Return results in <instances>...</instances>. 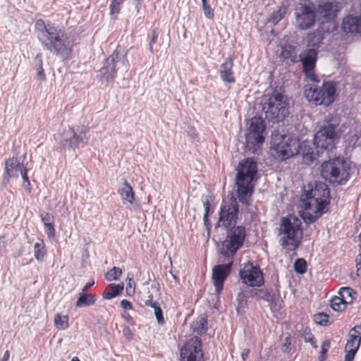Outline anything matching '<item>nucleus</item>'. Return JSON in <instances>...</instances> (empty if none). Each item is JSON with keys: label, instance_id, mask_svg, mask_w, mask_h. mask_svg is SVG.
Returning a JSON list of instances; mask_svg holds the SVG:
<instances>
[{"label": "nucleus", "instance_id": "nucleus-11", "mask_svg": "<svg viewBox=\"0 0 361 361\" xmlns=\"http://www.w3.org/2000/svg\"><path fill=\"white\" fill-rule=\"evenodd\" d=\"M238 204L236 198L233 195H228L224 198L219 212V220L218 225L226 228H230L233 224H235L238 214Z\"/></svg>", "mask_w": 361, "mask_h": 361}, {"label": "nucleus", "instance_id": "nucleus-63", "mask_svg": "<svg viewBox=\"0 0 361 361\" xmlns=\"http://www.w3.org/2000/svg\"><path fill=\"white\" fill-rule=\"evenodd\" d=\"M147 300H154V297L152 294H150L148 297V299Z\"/></svg>", "mask_w": 361, "mask_h": 361}, {"label": "nucleus", "instance_id": "nucleus-27", "mask_svg": "<svg viewBox=\"0 0 361 361\" xmlns=\"http://www.w3.org/2000/svg\"><path fill=\"white\" fill-rule=\"evenodd\" d=\"M118 193L123 200L126 201L130 204L134 203L135 199V192L133 188L126 180H124L123 187L118 190Z\"/></svg>", "mask_w": 361, "mask_h": 361}, {"label": "nucleus", "instance_id": "nucleus-39", "mask_svg": "<svg viewBox=\"0 0 361 361\" xmlns=\"http://www.w3.org/2000/svg\"><path fill=\"white\" fill-rule=\"evenodd\" d=\"M329 316L324 312H319L314 315V321L316 324L326 326L331 324L329 322Z\"/></svg>", "mask_w": 361, "mask_h": 361}, {"label": "nucleus", "instance_id": "nucleus-35", "mask_svg": "<svg viewBox=\"0 0 361 361\" xmlns=\"http://www.w3.org/2000/svg\"><path fill=\"white\" fill-rule=\"evenodd\" d=\"M54 325L59 330H65L69 327L68 316L57 314L54 317Z\"/></svg>", "mask_w": 361, "mask_h": 361}, {"label": "nucleus", "instance_id": "nucleus-2", "mask_svg": "<svg viewBox=\"0 0 361 361\" xmlns=\"http://www.w3.org/2000/svg\"><path fill=\"white\" fill-rule=\"evenodd\" d=\"M329 190L327 186L320 182H316L314 187L307 190L302 196V206L305 209L302 216L306 224L316 221L329 203Z\"/></svg>", "mask_w": 361, "mask_h": 361}, {"label": "nucleus", "instance_id": "nucleus-54", "mask_svg": "<svg viewBox=\"0 0 361 361\" xmlns=\"http://www.w3.org/2000/svg\"><path fill=\"white\" fill-rule=\"evenodd\" d=\"M357 274L361 276V254H359L356 259Z\"/></svg>", "mask_w": 361, "mask_h": 361}, {"label": "nucleus", "instance_id": "nucleus-62", "mask_svg": "<svg viewBox=\"0 0 361 361\" xmlns=\"http://www.w3.org/2000/svg\"><path fill=\"white\" fill-rule=\"evenodd\" d=\"M71 361H80L78 357H74L72 358Z\"/></svg>", "mask_w": 361, "mask_h": 361}, {"label": "nucleus", "instance_id": "nucleus-47", "mask_svg": "<svg viewBox=\"0 0 361 361\" xmlns=\"http://www.w3.org/2000/svg\"><path fill=\"white\" fill-rule=\"evenodd\" d=\"M154 314L156 316V318L157 319V322L159 324H163L164 323V318L163 316V312L161 308L160 307L159 305L154 308Z\"/></svg>", "mask_w": 361, "mask_h": 361}, {"label": "nucleus", "instance_id": "nucleus-9", "mask_svg": "<svg viewBox=\"0 0 361 361\" xmlns=\"http://www.w3.org/2000/svg\"><path fill=\"white\" fill-rule=\"evenodd\" d=\"M272 155L286 160L298 152V142L287 135H276L271 139Z\"/></svg>", "mask_w": 361, "mask_h": 361}, {"label": "nucleus", "instance_id": "nucleus-15", "mask_svg": "<svg viewBox=\"0 0 361 361\" xmlns=\"http://www.w3.org/2000/svg\"><path fill=\"white\" fill-rule=\"evenodd\" d=\"M299 58L306 78L312 82H318L315 73L318 51L315 49H306L299 55Z\"/></svg>", "mask_w": 361, "mask_h": 361}, {"label": "nucleus", "instance_id": "nucleus-56", "mask_svg": "<svg viewBox=\"0 0 361 361\" xmlns=\"http://www.w3.org/2000/svg\"><path fill=\"white\" fill-rule=\"evenodd\" d=\"M145 305L154 309L159 305V303L157 301H154V300H147L145 302Z\"/></svg>", "mask_w": 361, "mask_h": 361}, {"label": "nucleus", "instance_id": "nucleus-13", "mask_svg": "<svg viewBox=\"0 0 361 361\" xmlns=\"http://www.w3.org/2000/svg\"><path fill=\"white\" fill-rule=\"evenodd\" d=\"M239 276L243 283L250 287H260L264 285V274L259 266H255L250 261L243 264Z\"/></svg>", "mask_w": 361, "mask_h": 361}, {"label": "nucleus", "instance_id": "nucleus-21", "mask_svg": "<svg viewBox=\"0 0 361 361\" xmlns=\"http://www.w3.org/2000/svg\"><path fill=\"white\" fill-rule=\"evenodd\" d=\"M21 167H25L20 163L17 157H10L5 161L4 178L9 180L11 178H18V171L20 172Z\"/></svg>", "mask_w": 361, "mask_h": 361}, {"label": "nucleus", "instance_id": "nucleus-57", "mask_svg": "<svg viewBox=\"0 0 361 361\" xmlns=\"http://www.w3.org/2000/svg\"><path fill=\"white\" fill-rule=\"evenodd\" d=\"M250 349L248 348H245L243 350V351L241 352V357L242 359L245 361L247 360V358L248 357L249 355H250Z\"/></svg>", "mask_w": 361, "mask_h": 361}, {"label": "nucleus", "instance_id": "nucleus-8", "mask_svg": "<svg viewBox=\"0 0 361 361\" xmlns=\"http://www.w3.org/2000/svg\"><path fill=\"white\" fill-rule=\"evenodd\" d=\"M266 126L260 117H253L250 120L249 126L245 134L246 147L252 152H255L264 142Z\"/></svg>", "mask_w": 361, "mask_h": 361}, {"label": "nucleus", "instance_id": "nucleus-31", "mask_svg": "<svg viewBox=\"0 0 361 361\" xmlns=\"http://www.w3.org/2000/svg\"><path fill=\"white\" fill-rule=\"evenodd\" d=\"M252 298H257V300H263L268 302H274L275 295L266 289H253L250 291Z\"/></svg>", "mask_w": 361, "mask_h": 361}, {"label": "nucleus", "instance_id": "nucleus-1", "mask_svg": "<svg viewBox=\"0 0 361 361\" xmlns=\"http://www.w3.org/2000/svg\"><path fill=\"white\" fill-rule=\"evenodd\" d=\"M35 29L38 40L44 49L60 56L71 53L72 45L64 29L50 22L46 23L42 19L36 21Z\"/></svg>", "mask_w": 361, "mask_h": 361}, {"label": "nucleus", "instance_id": "nucleus-25", "mask_svg": "<svg viewBox=\"0 0 361 361\" xmlns=\"http://www.w3.org/2000/svg\"><path fill=\"white\" fill-rule=\"evenodd\" d=\"M123 288L124 286L123 283H110L105 288L102 293V298L104 300H111L118 295L123 291Z\"/></svg>", "mask_w": 361, "mask_h": 361}, {"label": "nucleus", "instance_id": "nucleus-42", "mask_svg": "<svg viewBox=\"0 0 361 361\" xmlns=\"http://www.w3.org/2000/svg\"><path fill=\"white\" fill-rule=\"evenodd\" d=\"M295 271L298 274H305L307 271V262L303 258H298L294 263Z\"/></svg>", "mask_w": 361, "mask_h": 361}, {"label": "nucleus", "instance_id": "nucleus-58", "mask_svg": "<svg viewBox=\"0 0 361 361\" xmlns=\"http://www.w3.org/2000/svg\"><path fill=\"white\" fill-rule=\"evenodd\" d=\"M94 284V280H92V281H90L88 283H87L82 288V293H85L87 291V290L89 288H90Z\"/></svg>", "mask_w": 361, "mask_h": 361}, {"label": "nucleus", "instance_id": "nucleus-60", "mask_svg": "<svg viewBox=\"0 0 361 361\" xmlns=\"http://www.w3.org/2000/svg\"><path fill=\"white\" fill-rule=\"evenodd\" d=\"M312 348H314V349H317V342L315 341V339H314L311 343H310Z\"/></svg>", "mask_w": 361, "mask_h": 361}, {"label": "nucleus", "instance_id": "nucleus-40", "mask_svg": "<svg viewBox=\"0 0 361 361\" xmlns=\"http://www.w3.org/2000/svg\"><path fill=\"white\" fill-rule=\"evenodd\" d=\"M122 269L119 267H114L106 274V279L109 281H117L122 275Z\"/></svg>", "mask_w": 361, "mask_h": 361}, {"label": "nucleus", "instance_id": "nucleus-30", "mask_svg": "<svg viewBox=\"0 0 361 361\" xmlns=\"http://www.w3.org/2000/svg\"><path fill=\"white\" fill-rule=\"evenodd\" d=\"M191 329L193 334L202 336L207 331V319L204 317H201L194 321L191 325Z\"/></svg>", "mask_w": 361, "mask_h": 361}, {"label": "nucleus", "instance_id": "nucleus-36", "mask_svg": "<svg viewBox=\"0 0 361 361\" xmlns=\"http://www.w3.org/2000/svg\"><path fill=\"white\" fill-rule=\"evenodd\" d=\"M331 307L336 312H343L345 310L347 305L339 295L332 298L330 301Z\"/></svg>", "mask_w": 361, "mask_h": 361}, {"label": "nucleus", "instance_id": "nucleus-12", "mask_svg": "<svg viewBox=\"0 0 361 361\" xmlns=\"http://www.w3.org/2000/svg\"><path fill=\"white\" fill-rule=\"evenodd\" d=\"M246 236L245 228L243 226L232 227L227 238L222 244V254L225 257L233 256L243 245Z\"/></svg>", "mask_w": 361, "mask_h": 361}, {"label": "nucleus", "instance_id": "nucleus-59", "mask_svg": "<svg viewBox=\"0 0 361 361\" xmlns=\"http://www.w3.org/2000/svg\"><path fill=\"white\" fill-rule=\"evenodd\" d=\"M10 357V352L6 350L0 361H8Z\"/></svg>", "mask_w": 361, "mask_h": 361}, {"label": "nucleus", "instance_id": "nucleus-34", "mask_svg": "<svg viewBox=\"0 0 361 361\" xmlns=\"http://www.w3.org/2000/svg\"><path fill=\"white\" fill-rule=\"evenodd\" d=\"M288 11V7L286 6L282 5L281 6L278 11L274 12L269 18V21L274 25H276L281 20H282Z\"/></svg>", "mask_w": 361, "mask_h": 361}, {"label": "nucleus", "instance_id": "nucleus-18", "mask_svg": "<svg viewBox=\"0 0 361 361\" xmlns=\"http://www.w3.org/2000/svg\"><path fill=\"white\" fill-rule=\"evenodd\" d=\"M232 264L233 262H231L226 264H219L213 267L212 279L216 293L219 294L222 291L224 282L231 272Z\"/></svg>", "mask_w": 361, "mask_h": 361}, {"label": "nucleus", "instance_id": "nucleus-33", "mask_svg": "<svg viewBox=\"0 0 361 361\" xmlns=\"http://www.w3.org/2000/svg\"><path fill=\"white\" fill-rule=\"evenodd\" d=\"M96 302V295L94 294H87L80 293L76 302V307L92 305Z\"/></svg>", "mask_w": 361, "mask_h": 361}, {"label": "nucleus", "instance_id": "nucleus-17", "mask_svg": "<svg viewBox=\"0 0 361 361\" xmlns=\"http://www.w3.org/2000/svg\"><path fill=\"white\" fill-rule=\"evenodd\" d=\"M336 126L328 123L314 135V143L317 148L329 149L332 148L336 139Z\"/></svg>", "mask_w": 361, "mask_h": 361}, {"label": "nucleus", "instance_id": "nucleus-46", "mask_svg": "<svg viewBox=\"0 0 361 361\" xmlns=\"http://www.w3.org/2000/svg\"><path fill=\"white\" fill-rule=\"evenodd\" d=\"M203 206H204V214L203 219H204V224H207V222L209 221V213L210 207H211L210 201L209 200L204 201Z\"/></svg>", "mask_w": 361, "mask_h": 361}, {"label": "nucleus", "instance_id": "nucleus-5", "mask_svg": "<svg viewBox=\"0 0 361 361\" xmlns=\"http://www.w3.org/2000/svg\"><path fill=\"white\" fill-rule=\"evenodd\" d=\"M336 85L332 81H324L321 87L305 86L304 95L305 98L315 106H330L336 99Z\"/></svg>", "mask_w": 361, "mask_h": 361}, {"label": "nucleus", "instance_id": "nucleus-61", "mask_svg": "<svg viewBox=\"0 0 361 361\" xmlns=\"http://www.w3.org/2000/svg\"><path fill=\"white\" fill-rule=\"evenodd\" d=\"M353 359H351V358H350L348 357L345 356L344 361H353Z\"/></svg>", "mask_w": 361, "mask_h": 361}, {"label": "nucleus", "instance_id": "nucleus-53", "mask_svg": "<svg viewBox=\"0 0 361 361\" xmlns=\"http://www.w3.org/2000/svg\"><path fill=\"white\" fill-rule=\"evenodd\" d=\"M290 345H291V338H290V336H288L285 338V342L283 345V351L287 352V353L289 352Z\"/></svg>", "mask_w": 361, "mask_h": 361}, {"label": "nucleus", "instance_id": "nucleus-26", "mask_svg": "<svg viewBox=\"0 0 361 361\" xmlns=\"http://www.w3.org/2000/svg\"><path fill=\"white\" fill-rule=\"evenodd\" d=\"M361 339L356 338L355 336H353V338L349 337L347 343L345 346V355L346 357H348L351 359H354L355 355L359 349V347L360 345Z\"/></svg>", "mask_w": 361, "mask_h": 361}, {"label": "nucleus", "instance_id": "nucleus-23", "mask_svg": "<svg viewBox=\"0 0 361 361\" xmlns=\"http://www.w3.org/2000/svg\"><path fill=\"white\" fill-rule=\"evenodd\" d=\"M39 216L44 224L48 238H54L56 236L54 216L49 212H42L40 214Z\"/></svg>", "mask_w": 361, "mask_h": 361}, {"label": "nucleus", "instance_id": "nucleus-50", "mask_svg": "<svg viewBox=\"0 0 361 361\" xmlns=\"http://www.w3.org/2000/svg\"><path fill=\"white\" fill-rule=\"evenodd\" d=\"M123 335L128 341H131L133 337V333L130 327L125 326L123 329Z\"/></svg>", "mask_w": 361, "mask_h": 361}, {"label": "nucleus", "instance_id": "nucleus-48", "mask_svg": "<svg viewBox=\"0 0 361 361\" xmlns=\"http://www.w3.org/2000/svg\"><path fill=\"white\" fill-rule=\"evenodd\" d=\"M355 336L357 339H361V326H355L349 333V337L353 338Z\"/></svg>", "mask_w": 361, "mask_h": 361}, {"label": "nucleus", "instance_id": "nucleus-22", "mask_svg": "<svg viewBox=\"0 0 361 361\" xmlns=\"http://www.w3.org/2000/svg\"><path fill=\"white\" fill-rule=\"evenodd\" d=\"M341 27L346 33L360 32L359 17L348 15L343 18Z\"/></svg>", "mask_w": 361, "mask_h": 361}, {"label": "nucleus", "instance_id": "nucleus-44", "mask_svg": "<svg viewBox=\"0 0 361 361\" xmlns=\"http://www.w3.org/2000/svg\"><path fill=\"white\" fill-rule=\"evenodd\" d=\"M152 36L149 41V51L154 53L153 45L157 42L159 37V31L157 28H154L152 30Z\"/></svg>", "mask_w": 361, "mask_h": 361}, {"label": "nucleus", "instance_id": "nucleus-16", "mask_svg": "<svg viewBox=\"0 0 361 361\" xmlns=\"http://www.w3.org/2000/svg\"><path fill=\"white\" fill-rule=\"evenodd\" d=\"M295 20L301 30L310 28L315 23L316 12L312 5L300 4L295 8Z\"/></svg>", "mask_w": 361, "mask_h": 361}, {"label": "nucleus", "instance_id": "nucleus-3", "mask_svg": "<svg viewBox=\"0 0 361 361\" xmlns=\"http://www.w3.org/2000/svg\"><path fill=\"white\" fill-rule=\"evenodd\" d=\"M279 244L287 252L296 250L301 245L303 229L301 220L288 214L281 219L279 227Z\"/></svg>", "mask_w": 361, "mask_h": 361}, {"label": "nucleus", "instance_id": "nucleus-52", "mask_svg": "<svg viewBox=\"0 0 361 361\" xmlns=\"http://www.w3.org/2000/svg\"><path fill=\"white\" fill-rule=\"evenodd\" d=\"M121 306L125 310H131L133 309L132 303L126 299L121 301Z\"/></svg>", "mask_w": 361, "mask_h": 361}, {"label": "nucleus", "instance_id": "nucleus-7", "mask_svg": "<svg viewBox=\"0 0 361 361\" xmlns=\"http://www.w3.org/2000/svg\"><path fill=\"white\" fill-rule=\"evenodd\" d=\"M288 105L283 94L274 90L263 104L266 118L273 122L283 121L289 114Z\"/></svg>", "mask_w": 361, "mask_h": 361}, {"label": "nucleus", "instance_id": "nucleus-49", "mask_svg": "<svg viewBox=\"0 0 361 361\" xmlns=\"http://www.w3.org/2000/svg\"><path fill=\"white\" fill-rule=\"evenodd\" d=\"M302 337L306 343H311L314 339V336L311 333L310 329H307L304 331Z\"/></svg>", "mask_w": 361, "mask_h": 361}, {"label": "nucleus", "instance_id": "nucleus-4", "mask_svg": "<svg viewBox=\"0 0 361 361\" xmlns=\"http://www.w3.org/2000/svg\"><path fill=\"white\" fill-rule=\"evenodd\" d=\"M257 171V164L250 159L244 160L238 166L236 174L237 194L239 200L243 204H250V197L254 192L252 181Z\"/></svg>", "mask_w": 361, "mask_h": 361}, {"label": "nucleus", "instance_id": "nucleus-29", "mask_svg": "<svg viewBox=\"0 0 361 361\" xmlns=\"http://www.w3.org/2000/svg\"><path fill=\"white\" fill-rule=\"evenodd\" d=\"M338 295L347 305H352L356 298L357 293L350 287H341L338 293Z\"/></svg>", "mask_w": 361, "mask_h": 361}, {"label": "nucleus", "instance_id": "nucleus-10", "mask_svg": "<svg viewBox=\"0 0 361 361\" xmlns=\"http://www.w3.org/2000/svg\"><path fill=\"white\" fill-rule=\"evenodd\" d=\"M89 132L90 128L85 125L78 126L75 130L69 128L62 134L63 139L59 142L61 147L65 149L87 145L89 141Z\"/></svg>", "mask_w": 361, "mask_h": 361}, {"label": "nucleus", "instance_id": "nucleus-55", "mask_svg": "<svg viewBox=\"0 0 361 361\" xmlns=\"http://www.w3.org/2000/svg\"><path fill=\"white\" fill-rule=\"evenodd\" d=\"M122 317L125 320H126L131 325L135 324V322H134L133 317L130 315V314H128L127 312H124L123 314H122Z\"/></svg>", "mask_w": 361, "mask_h": 361}, {"label": "nucleus", "instance_id": "nucleus-19", "mask_svg": "<svg viewBox=\"0 0 361 361\" xmlns=\"http://www.w3.org/2000/svg\"><path fill=\"white\" fill-rule=\"evenodd\" d=\"M118 54L117 51H114L111 55L106 59L103 66L99 70L101 79L107 82L114 80L117 75L116 64Z\"/></svg>", "mask_w": 361, "mask_h": 361}, {"label": "nucleus", "instance_id": "nucleus-37", "mask_svg": "<svg viewBox=\"0 0 361 361\" xmlns=\"http://www.w3.org/2000/svg\"><path fill=\"white\" fill-rule=\"evenodd\" d=\"M125 0H111L109 6V13L114 19H117V16L120 13L121 6Z\"/></svg>", "mask_w": 361, "mask_h": 361}, {"label": "nucleus", "instance_id": "nucleus-64", "mask_svg": "<svg viewBox=\"0 0 361 361\" xmlns=\"http://www.w3.org/2000/svg\"><path fill=\"white\" fill-rule=\"evenodd\" d=\"M330 6H331V5H330V4H325L323 6V7H324V8H326V7H330Z\"/></svg>", "mask_w": 361, "mask_h": 361}, {"label": "nucleus", "instance_id": "nucleus-51", "mask_svg": "<svg viewBox=\"0 0 361 361\" xmlns=\"http://www.w3.org/2000/svg\"><path fill=\"white\" fill-rule=\"evenodd\" d=\"M20 173H21L22 178H23V181L25 183H26L28 186H30V181L29 180V178H28V176H27V170L25 166V167H21Z\"/></svg>", "mask_w": 361, "mask_h": 361}, {"label": "nucleus", "instance_id": "nucleus-32", "mask_svg": "<svg viewBox=\"0 0 361 361\" xmlns=\"http://www.w3.org/2000/svg\"><path fill=\"white\" fill-rule=\"evenodd\" d=\"M47 251L45 243L43 239L38 238L34 245V256L38 262L44 260Z\"/></svg>", "mask_w": 361, "mask_h": 361}, {"label": "nucleus", "instance_id": "nucleus-20", "mask_svg": "<svg viewBox=\"0 0 361 361\" xmlns=\"http://www.w3.org/2000/svg\"><path fill=\"white\" fill-rule=\"evenodd\" d=\"M233 59L231 57H227L221 64L219 75L221 80L224 83L233 84L236 79L233 71Z\"/></svg>", "mask_w": 361, "mask_h": 361}, {"label": "nucleus", "instance_id": "nucleus-43", "mask_svg": "<svg viewBox=\"0 0 361 361\" xmlns=\"http://www.w3.org/2000/svg\"><path fill=\"white\" fill-rule=\"evenodd\" d=\"M330 348V342L325 341L322 345V350L319 355V361H324L326 357V353Z\"/></svg>", "mask_w": 361, "mask_h": 361}, {"label": "nucleus", "instance_id": "nucleus-28", "mask_svg": "<svg viewBox=\"0 0 361 361\" xmlns=\"http://www.w3.org/2000/svg\"><path fill=\"white\" fill-rule=\"evenodd\" d=\"M281 57L283 60L290 61L292 63L298 61L296 49L290 44H285L281 47Z\"/></svg>", "mask_w": 361, "mask_h": 361}, {"label": "nucleus", "instance_id": "nucleus-41", "mask_svg": "<svg viewBox=\"0 0 361 361\" xmlns=\"http://www.w3.org/2000/svg\"><path fill=\"white\" fill-rule=\"evenodd\" d=\"M202 7L205 17L212 20L214 17V11L209 5L208 0H202Z\"/></svg>", "mask_w": 361, "mask_h": 361}, {"label": "nucleus", "instance_id": "nucleus-45", "mask_svg": "<svg viewBox=\"0 0 361 361\" xmlns=\"http://www.w3.org/2000/svg\"><path fill=\"white\" fill-rule=\"evenodd\" d=\"M135 282L132 279H128V282L126 288V294L132 296L135 293Z\"/></svg>", "mask_w": 361, "mask_h": 361}, {"label": "nucleus", "instance_id": "nucleus-6", "mask_svg": "<svg viewBox=\"0 0 361 361\" xmlns=\"http://www.w3.org/2000/svg\"><path fill=\"white\" fill-rule=\"evenodd\" d=\"M349 167L343 159H336L322 164L321 175L334 185H345L349 179Z\"/></svg>", "mask_w": 361, "mask_h": 361}, {"label": "nucleus", "instance_id": "nucleus-38", "mask_svg": "<svg viewBox=\"0 0 361 361\" xmlns=\"http://www.w3.org/2000/svg\"><path fill=\"white\" fill-rule=\"evenodd\" d=\"M37 63L36 65L37 70V75L39 79L42 81H45L47 80L46 74L43 68V61L42 59L41 54H38L35 57Z\"/></svg>", "mask_w": 361, "mask_h": 361}, {"label": "nucleus", "instance_id": "nucleus-14", "mask_svg": "<svg viewBox=\"0 0 361 361\" xmlns=\"http://www.w3.org/2000/svg\"><path fill=\"white\" fill-rule=\"evenodd\" d=\"M180 356L181 361H204L201 338H190L180 349Z\"/></svg>", "mask_w": 361, "mask_h": 361}, {"label": "nucleus", "instance_id": "nucleus-24", "mask_svg": "<svg viewBox=\"0 0 361 361\" xmlns=\"http://www.w3.org/2000/svg\"><path fill=\"white\" fill-rule=\"evenodd\" d=\"M324 39V32L322 30L317 29L307 35V46L308 49H315L317 50Z\"/></svg>", "mask_w": 361, "mask_h": 361}]
</instances>
